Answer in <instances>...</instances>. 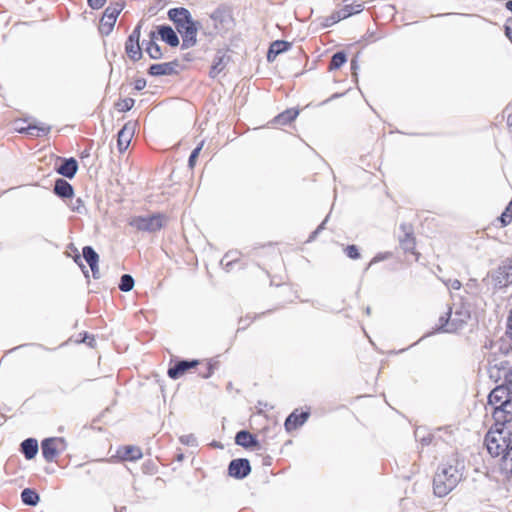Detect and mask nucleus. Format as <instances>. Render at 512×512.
<instances>
[{
	"label": "nucleus",
	"mask_w": 512,
	"mask_h": 512,
	"mask_svg": "<svg viewBox=\"0 0 512 512\" xmlns=\"http://www.w3.org/2000/svg\"><path fill=\"white\" fill-rule=\"evenodd\" d=\"M462 469V463L455 457L441 464L433 479L434 494L438 497L449 494L461 481Z\"/></svg>",
	"instance_id": "f257e3e1"
},
{
	"label": "nucleus",
	"mask_w": 512,
	"mask_h": 512,
	"mask_svg": "<svg viewBox=\"0 0 512 512\" xmlns=\"http://www.w3.org/2000/svg\"><path fill=\"white\" fill-rule=\"evenodd\" d=\"M486 412H490L495 426H506L512 422V396L502 386L495 387L488 395Z\"/></svg>",
	"instance_id": "f03ea898"
},
{
	"label": "nucleus",
	"mask_w": 512,
	"mask_h": 512,
	"mask_svg": "<svg viewBox=\"0 0 512 512\" xmlns=\"http://www.w3.org/2000/svg\"><path fill=\"white\" fill-rule=\"evenodd\" d=\"M169 18L174 22L177 31L181 34L183 44L191 47L196 43L197 27L192 21L190 13L185 8H173L168 12Z\"/></svg>",
	"instance_id": "7ed1b4c3"
},
{
	"label": "nucleus",
	"mask_w": 512,
	"mask_h": 512,
	"mask_svg": "<svg viewBox=\"0 0 512 512\" xmlns=\"http://www.w3.org/2000/svg\"><path fill=\"white\" fill-rule=\"evenodd\" d=\"M485 436V445L493 457L504 455L512 443L509 438L510 430L506 426H495Z\"/></svg>",
	"instance_id": "20e7f679"
},
{
	"label": "nucleus",
	"mask_w": 512,
	"mask_h": 512,
	"mask_svg": "<svg viewBox=\"0 0 512 512\" xmlns=\"http://www.w3.org/2000/svg\"><path fill=\"white\" fill-rule=\"evenodd\" d=\"M446 315L447 318L441 316L439 319L440 329L447 333H455L461 330L470 319V310L460 304L455 306L454 310L450 308Z\"/></svg>",
	"instance_id": "39448f33"
},
{
	"label": "nucleus",
	"mask_w": 512,
	"mask_h": 512,
	"mask_svg": "<svg viewBox=\"0 0 512 512\" xmlns=\"http://www.w3.org/2000/svg\"><path fill=\"white\" fill-rule=\"evenodd\" d=\"M122 9H123V6L118 3L109 5L105 9V11L100 19V22H99V31L101 34L108 35L112 32L114 25L116 23V20H117L119 14L121 13Z\"/></svg>",
	"instance_id": "423d86ee"
},
{
	"label": "nucleus",
	"mask_w": 512,
	"mask_h": 512,
	"mask_svg": "<svg viewBox=\"0 0 512 512\" xmlns=\"http://www.w3.org/2000/svg\"><path fill=\"white\" fill-rule=\"evenodd\" d=\"M495 288H503L512 284V258L507 259L491 275Z\"/></svg>",
	"instance_id": "0eeeda50"
},
{
	"label": "nucleus",
	"mask_w": 512,
	"mask_h": 512,
	"mask_svg": "<svg viewBox=\"0 0 512 512\" xmlns=\"http://www.w3.org/2000/svg\"><path fill=\"white\" fill-rule=\"evenodd\" d=\"M140 25H138L129 35L125 43V52L132 61H138L142 57V50L139 44Z\"/></svg>",
	"instance_id": "6e6552de"
},
{
	"label": "nucleus",
	"mask_w": 512,
	"mask_h": 512,
	"mask_svg": "<svg viewBox=\"0 0 512 512\" xmlns=\"http://www.w3.org/2000/svg\"><path fill=\"white\" fill-rule=\"evenodd\" d=\"M136 128V122L128 121L124 124L122 129L118 132L117 135V147L120 153L125 152L134 136Z\"/></svg>",
	"instance_id": "1a4fd4ad"
},
{
	"label": "nucleus",
	"mask_w": 512,
	"mask_h": 512,
	"mask_svg": "<svg viewBox=\"0 0 512 512\" xmlns=\"http://www.w3.org/2000/svg\"><path fill=\"white\" fill-rule=\"evenodd\" d=\"M64 444L63 438H47L42 441V455L47 462H52L58 455L59 445Z\"/></svg>",
	"instance_id": "9d476101"
},
{
	"label": "nucleus",
	"mask_w": 512,
	"mask_h": 512,
	"mask_svg": "<svg viewBox=\"0 0 512 512\" xmlns=\"http://www.w3.org/2000/svg\"><path fill=\"white\" fill-rule=\"evenodd\" d=\"M398 237L400 246L405 252L418 255L415 252L416 239L412 230V226H401V233L398 235Z\"/></svg>",
	"instance_id": "9b49d317"
},
{
	"label": "nucleus",
	"mask_w": 512,
	"mask_h": 512,
	"mask_svg": "<svg viewBox=\"0 0 512 512\" xmlns=\"http://www.w3.org/2000/svg\"><path fill=\"white\" fill-rule=\"evenodd\" d=\"M250 471V463L244 458L234 459L228 466L229 475L237 479L245 478Z\"/></svg>",
	"instance_id": "f8f14e48"
},
{
	"label": "nucleus",
	"mask_w": 512,
	"mask_h": 512,
	"mask_svg": "<svg viewBox=\"0 0 512 512\" xmlns=\"http://www.w3.org/2000/svg\"><path fill=\"white\" fill-rule=\"evenodd\" d=\"M51 131V126L42 122L34 121L29 123L26 128H20L19 133H25L33 137L47 136Z\"/></svg>",
	"instance_id": "ddd939ff"
},
{
	"label": "nucleus",
	"mask_w": 512,
	"mask_h": 512,
	"mask_svg": "<svg viewBox=\"0 0 512 512\" xmlns=\"http://www.w3.org/2000/svg\"><path fill=\"white\" fill-rule=\"evenodd\" d=\"M231 61V57L226 52H219L214 60L213 64L210 68L209 75L211 78H216L228 65V63Z\"/></svg>",
	"instance_id": "4468645a"
},
{
	"label": "nucleus",
	"mask_w": 512,
	"mask_h": 512,
	"mask_svg": "<svg viewBox=\"0 0 512 512\" xmlns=\"http://www.w3.org/2000/svg\"><path fill=\"white\" fill-rule=\"evenodd\" d=\"M198 365L197 360H182L176 363L173 367H170L168 369V376L172 379H178L180 376H182L186 371H188L191 368H194Z\"/></svg>",
	"instance_id": "2eb2a0df"
},
{
	"label": "nucleus",
	"mask_w": 512,
	"mask_h": 512,
	"mask_svg": "<svg viewBox=\"0 0 512 512\" xmlns=\"http://www.w3.org/2000/svg\"><path fill=\"white\" fill-rule=\"evenodd\" d=\"M211 19L216 29H224L232 22L231 13L226 9H216L211 14Z\"/></svg>",
	"instance_id": "dca6fc26"
},
{
	"label": "nucleus",
	"mask_w": 512,
	"mask_h": 512,
	"mask_svg": "<svg viewBox=\"0 0 512 512\" xmlns=\"http://www.w3.org/2000/svg\"><path fill=\"white\" fill-rule=\"evenodd\" d=\"M299 115V110L296 108H289L278 114L273 120L272 124L275 127H282L292 123Z\"/></svg>",
	"instance_id": "f3484780"
},
{
	"label": "nucleus",
	"mask_w": 512,
	"mask_h": 512,
	"mask_svg": "<svg viewBox=\"0 0 512 512\" xmlns=\"http://www.w3.org/2000/svg\"><path fill=\"white\" fill-rule=\"evenodd\" d=\"M308 417L309 412H301L300 414L297 411L292 412L285 421L286 430L292 431L297 429L307 421Z\"/></svg>",
	"instance_id": "a211bd4d"
},
{
	"label": "nucleus",
	"mask_w": 512,
	"mask_h": 512,
	"mask_svg": "<svg viewBox=\"0 0 512 512\" xmlns=\"http://www.w3.org/2000/svg\"><path fill=\"white\" fill-rule=\"evenodd\" d=\"M53 191L57 196H59L63 199L71 198L74 195V190H73L72 185L68 181H66L65 179H62V178H59L55 181Z\"/></svg>",
	"instance_id": "6ab92c4d"
},
{
	"label": "nucleus",
	"mask_w": 512,
	"mask_h": 512,
	"mask_svg": "<svg viewBox=\"0 0 512 512\" xmlns=\"http://www.w3.org/2000/svg\"><path fill=\"white\" fill-rule=\"evenodd\" d=\"M78 170V163L74 158L65 159L56 171L66 177L73 178Z\"/></svg>",
	"instance_id": "aec40b11"
},
{
	"label": "nucleus",
	"mask_w": 512,
	"mask_h": 512,
	"mask_svg": "<svg viewBox=\"0 0 512 512\" xmlns=\"http://www.w3.org/2000/svg\"><path fill=\"white\" fill-rule=\"evenodd\" d=\"M362 11V5L358 4L355 7L352 5H346L342 9L336 11L331 15V24L336 23L342 19H345L355 13Z\"/></svg>",
	"instance_id": "412c9836"
},
{
	"label": "nucleus",
	"mask_w": 512,
	"mask_h": 512,
	"mask_svg": "<svg viewBox=\"0 0 512 512\" xmlns=\"http://www.w3.org/2000/svg\"><path fill=\"white\" fill-rule=\"evenodd\" d=\"M235 442L244 448H249L258 445L257 439L248 431L241 430L236 434Z\"/></svg>",
	"instance_id": "4be33fe9"
},
{
	"label": "nucleus",
	"mask_w": 512,
	"mask_h": 512,
	"mask_svg": "<svg viewBox=\"0 0 512 512\" xmlns=\"http://www.w3.org/2000/svg\"><path fill=\"white\" fill-rule=\"evenodd\" d=\"M290 43L282 40L274 41L268 50L267 59L268 61H274L275 58L282 52H285L289 49Z\"/></svg>",
	"instance_id": "5701e85b"
},
{
	"label": "nucleus",
	"mask_w": 512,
	"mask_h": 512,
	"mask_svg": "<svg viewBox=\"0 0 512 512\" xmlns=\"http://www.w3.org/2000/svg\"><path fill=\"white\" fill-rule=\"evenodd\" d=\"M118 455L123 460L135 461L142 457V451L137 446H125L118 450Z\"/></svg>",
	"instance_id": "b1692460"
},
{
	"label": "nucleus",
	"mask_w": 512,
	"mask_h": 512,
	"mask_svg": "<svg viewBox=\"0 0 512 512\" xmlns=\"http://www.w3.org/2000/svg\"><path fill=\"white\" fill-rule=\"evenodd\" d=\"M158 34L161 39L168 43L170 46L175 47L179 44V39L174 30L169 26H160Z\"/></svg>",
	"instance_id": "393cba45"
},
{
	"label": "nucleus",
	"mask_w": 512,
	"mask_h": 512,
	"mask_svg": "<svg viewBox=\"0 0 512 512\" xmlns=\"http://www.w3.org/2000/svg\"><path fill=\"white\" fill-rule=\"evenodd\" d=\"M21 451L26 459H33L38 452V442L36 439L28 438L21 443Z\"/></svg>",
	"instance_id": "a878e982"
},
{
	"label": "nucleus",
	"mask_w": 512,
	"mask_h": 512,
	"mask_svg": "<svg viewBox=\"0 0 512 512\" xmlns=\"http://www.w3.org/2000/svg\"><path fill=\"white\" fill-rule=\"evenodd\" d=\"M21 500L26 505L36 506L40 498L39 495L34 490L30 488H25L21 492Z\"/></svg>",
	"instance_id": "bb28decb"
},
{
	"label": "nucleus",
	"mask_w": 512,
	"mask_h": 512,
	"mask_svg": "<svg viewBox=\"0 0 512 512\" xmlns=\"http://www.w3.org/2000/svg\"><path fill=\"white\" fill-rule=\"evenodd\" d=\"M240 255L241 253L237 250L227 252L221 260V265L225 267L226 271H230L232 264L239 260Z\"/></svg>",
	"instance_id": "cd10ccee"
},
{
	"label": "nucleus",
	"mask_w": 512,
	"mask_h": 512,
	"mask_svg": "<svg viewBox=\"0 0 512 512\" xmlns=\"http://www.w3.org/2000/svg\"><path fill=\"white\" fill-rule=\"evenodd\" d=\"M154 33H152V36ZM146 52L152 59H159L162 57V51L160 46L153 40V37L146 46Z\"/></svg>",
	"instance_id": "c85d7f7f"
},
{
	"label": "nucleus",
	"mask_w": 512,
	"mask_h": 512,
	"mask_svg": "<svg viewBox=\"0 0 512 512\" xmlns=\"http://www.w3.org/2000/svg\"><path fill=\"white\" fill-rule=\"evenodd\" d=\"M502 470L509 476H512V444L502 458Z\"/></svg>",
	"instance_id": "c756f323"
},
{
	"label": "nucleus",
	"mask_w": 512,
	"mask_h": 512,
	"mask_svg": "<svg viewBox=\"0 0 512 512\" xmlns=\"http://www.w3.org/2000/svg\"><path fill=\"white\" fill-rule=\"evenodd\" d=\"M346 54L344 52H337L335 53L330 61L329 69L330 70H337L339 69L345 62H346Z\"/></svg>",
	"instance_id": "7c9ffc66"
},
{
	"label": "nucleus",
	"mask_w": 512,
	"mask_h": 512,
	"mask_svg": "<svg viewBox=\"0 0 512 512\" xmlns=\"http://www.w3.org/2000/svg\"><path fill=\"white\" fill-rule=\"evenodd\" d=\"M83 257L89 266L99 262L98 254L90 246H85L83 248Z\"/></svg>",
	"instance_id": "2f4dec72"
},
{
	"label": "nucleus",
	"mask_w": 512,
	"mask_h": 512,
	"mask_svg": "<svg viewBox=\"0 0 512 512\" xmlns=\"http://www.w3.org/2000/svg\"><path fill=\"white\" fill-rule=\"evenodd\" d=\"M134 287V279L129 274L122 275L119 283V289L123 292H129Z\"/></svg>",
	"instance_id": "473e14b6"
},
{
	"label": "nucleus",
	"mask_w": 512,
	"mask_h": 512,
	"mask_svg": "<svg viewBox=\"0 0 512 512\" xmlns=\"http://www.w3.org/2000/svg\"><path fill=\"white\" fill-rule=\"evenodd\" d=\"M134 106V99L132 98H124L120 99L115 103V108L119 112L129 111Z\"/></svg>",
	"instance_id": "72a5a7b5"
},
{
	"label": "nucleus",
	"mask_w": 512,
	"mask_h": 512,
	"mask_svg": "<svg viewBox=\"0 0 512 512\" xmlns=\"http://www.w3.org/2000/svg\"><path fill=\"white\" fill-rule=\"evenodd\" d=\"M138 221L140 224H161V222L166 221V218L161 214H156L148 217H141Z\"/></svg>",
	"instance_id": "f704fd0d"
},
{
	"label": "nucleus",
	"mask_w": 512,
	"mask_h": 512,
	"mask_svg": "<svg viewBox=\"0 0 512 512\" xmlns=\"http://www.w3.org/2000/svg\"><path fill=\"white\" fill-rule=\"evenodd\" d=\"M502 224H510L512 222V200L507 205L506 209L500 216Z\"/></svg>",
	"instance_id": "c9c22d12"
},
{
	"label": "nucleus",
	"mask_w": 512,
	"mask_h": 512,
	"mask_svg": "<svg viewBox=\"0 0 512 512\" xmlns=\"http://www.w3.org/2000/svg\"><path fill=\"white\" fill-rule=\"evenodd\" d=\"M203 142H201L191 153L189 157V166L193 168L196 165V160L200 154V151L202 150Z\"/></svg>",
	"instance_id": "e433bc0d"
},
{
	"label": "nucleus",
	"mask_w": 512,
	"mask_h": 512,
	"mask_svg": "<svg viewBox=\"0 0 512 512\" xmlns=\"http://www.w3.org/2000/svg\"><path fill=\"white\" fill-rule=\"evenodd\" d=\"M504 389H506L507 394L512 396V372L505 373V381L501 384Z\"/></svg>",
	"instance_id": "4c0bfd02"
},
{
	"label": "nucleus",
	"mask_w": 512,
	"mask_h": 512,
	"mask_svg": "<svg viewBox=\"0 0 512 512\" xmlns=\"http://www.w3.org/2000/svg\"><path fill=\"white\" fill-rule=\"evenodd\" d=\"M345 252L347 256L351 259H358L360 254L358 252V248L355 245H349L346 247Z\"/></svg>",
	"instance_id": "58836bf2"
},
{
	"label": "nucleus",
	"mask_w": 512,
	"mask_h": 512,
	"mask_svg": "<svg viewBox=\"0 0 512 512\" xmlns=\"http://www.w3.org/2000/svg\"><path fill=\"white\" fill-rule=\"evenodd\" d=\"M180 442L185 445L194 446L196 445V438L193 434L183 435L180 437Z\"/></svg>",
	"instance_id": "ea45409f"
},
{
	"label": "nucleus",
	"mask_w": 512,
	"mask_h": 512,
	"mask_svg": "<svg viewBox=\"0 0 512 512\" xmlns=\"http://www.w3.org/2000/svg\"><path fill=\"white\" fill-rule=\"evenodd\" d=\"M166 66V64H155V65H152L150 67V73L152 75H162L165 73V69L164 67Z\"/></svg>",
	"instance_id": "a19ab883"
},
{
	"label": "nucleus",
	"mask_w": 512,
	"mask_h": 512,
	"mask_svg": "<svg viewBox=\"0 0 512 512\" xmlns=\"http://www.w3.org/2000/svg\"><path fill=\"white\" fill-rule=\"evenodd\" d=\"M392 256V254L390 252H385V253H379L377 254L370 262V265L374 264V263H377V262H380V261H383V260H386L388 258H390Z\"/></svg>",
	"instance_id": "79ce46f5"
},
{
	"label": "nucleus",
	"mask_w": 512,
	"mask_h": 512,
	"mask_svg": "<svg viewBox=\"0 0 512 512\" xmlns=\"http://www.w3.org/2000/svg\"><path fill=\"white\" fill-rule=\"evenodd\" d=\"M448 288L459 290L461 288V282L458 279H449L445 282Z\"/></svg>",
	"instance_id": "37998d69"
},
{
	"label": "nucleus",
	"mask_w": 512,
	"mask_h": 512,
	"mask_svg": "<svg viewBox=\"0 0 512 512\" xmlns=\"http://www.w3.org/2000/svg\"><path fill=\"white\" fill-rule=\"evenodd\" d=\"M88 1V5L92 8V9H100L102 8L105 3H106V0H87Z\"/></svg>",
	"instance_id": "c03bdc74"
},
{
	"label": "nucleus",
	"mask_w": 512,
	"mask_h": 512,
	"mask_svg": "<svg viewBox=\"0 0 512 512\" xmlns=\"http://www.w3.org/2000/svg\"><path fill=\"white\" fill-rule=\"evenodd\" d=\"M506 36L512 41V18L507 19L505 24Z\"/></svg>",
	"instance_id": "a18cd8bd"
},
{
	"label": "nucleus",
	"mask_w": 512,
	"mask_h": 512,
	"mask_svg": "<svg viewBox=\"0 0 512 512\" xmlns=\"http://www.w3.org/2000/svg\"><path fill=\"white\" fill-rule=\"evenodd\" d=\"M506 334L512 339V310L507 318V330Z\"/></svg>",
	"instance_id": "49530a36"
},
{
	"label": "nucleus",
	"mask_w": 512,
	"mask_h": 512,
	"mask_svg": "<svg viewBox=\"0 0 512 512\" xmlns=\"http://www.w3.org/2000/svg\"><path fill=\"white\" fill-rule=\"evenodd\" d=\"M90 268H91V271H92L93 278L94 279H99L100 278V271H99L98 263L90 265Z\"/></svg>",
	"instance_id": "de8ad7c7"
},
{
	"label": "nucleus",
	"mask_w": 512,
	"mask_h": 512,
	"mask_svg": "<svg viewBox=\"0 0 512 512\" xmlns=\"http://www.w3.org/2000/svg\"><path fill=\"white\" fill-rule=\"evenodd\" d=\"M27 121L26 120H22V119H19V120H16L15 121V131H17L19 133V129L20 128H26L27 125H24Z\"/></svg>",
	"instance_id": "09e8293b"
},
{
	"label": "nucleus",
	"mask_w": 512,
	"mask_h": 512,
	"mask_svg": "<svg viewBox=\"0 0 512 512\" xmlns=\"http://www.w3.org/2000/svg\"><path fill=\"white\" fill-rule=\"evenodd\" d=\"M146 86V81L144 79H138L135 81V89L142 90Z\"/></svg>",
	"instance_id": "8fccbe9b"
},
{
	"label": "nucleus",
	"mask_w": 512,
	"mask_h": 512,
	"mask_svg": "<svg viewBox=\"0 0 512 512\" xmlns=\"http://www.w3.org/2000/svg\"><path fill=\"white\" fill-rule=\"evenodd\" d=\"M146 231H149V232H155L157 230V228H160L161 226H150V225H147V226H142Z\"/></svg>",
	"instance_id": "3c124183"
},
{
	"label": "nucleus",
	"mask_w": 512,
	"mask_h": 512,
	"mask_svg": "<svg viewBox=\"0 0 512 512\" xmlns=\"http://www.w3.org/2000/svg\"><path fill=\"white\" fill-rule=\"evenodd\" d=\"M84 341L89 345V346H93L94 345V342H95V339L94 337H89V336H86Z\"/></svg>",
	"instance_id": "603ef678"
},
{
	"label": "nucleus",
	"mask_w": 512,
	"mask_h": 512,
	"mask_svg": "<svg viewBox=\"0 0 512 512\" xmlns=\"http://www.w3.org/2000/svg\"><path fill=\"white\" fill-rule=\"evenodd\" d=\"M324 228V226H318V228L312 233V235L310 236L309 240L308 241H311L312 239H314V237L319 233V231Z\"/></svg>",
	"instance_id": "864d4df0"
},
{
	"label": "nucleus",
	"mask_w": 512,
	"mask_h": 512,
	"mask_svg": "<svg viewBox=\"0 0 512 512\" xmlns=\"http://www.w3.org/2000/svg\"><path fill=\"white\" fill-rule=\"evenodd\" d=\"M211 374H212V366H211V365H209V366L207 367V373H206V374H203L202 376H203L204 378H208V377H210V376H211Z\"/></svg>",
	"instance_id": "5fc2aeb1"
},
{
	"label": "nucleus",
	"mask_w": 512,
	"mask_h": 512,
	"mask_svg": "<svg viewBox=\"0 0 512 512\" xmlns=\"http://www.w3.org/2000/svg\"><path fill=\"white\" fill-rule=\"evenodd\" d=\"M507 124L512 127V114L508 116Z\"/></svg>",
	"instance_id": "6e6d98bb"
},
{
	"label": "nucleus",
	"mask_w": 512,
	"mask_h": 512,
	"mask_svg": "<svg viewBox=\"0 0 512 512\" xmlns=\"http://www.w3.org/2000/svg\"><path fill=\"white\" fill-rule=\"evenodd\" d=\"M507 8L512 12V1L507 3Z\"/></svg>",
	"instance_id": "4d7b16f0"
},
{
	"label": "nucleus",
	"mask_w": 512,
	"mask_h": 512,
	"mask_svg": "<svg viewBox=\"0 0 512 512\" xmlns=\"http://www.w3.org/2000/svg\"><path fill=\"white\" fill-rule=\"evenodd\" d=\"M366 313H367V315H370V313H371L370 307L366 308Z\"/></svg>",
	"instance_id": "13d9d810"
},
{
	"label": "nucleus",
	"mask_w": 512,
	"mask_h": 512,
	"mask_svg": "<svg viewBox=\"0 0 512 512\" xmlns=\"http://www.w3.org/2000/svg\"><path fill=\"white\" fill-rule=\"evenodd\" d=\"M327 222V218L322 222V225H325Z\"/></svg>",
	"instance_id": "bf43d9fd"
}]
</instances>
